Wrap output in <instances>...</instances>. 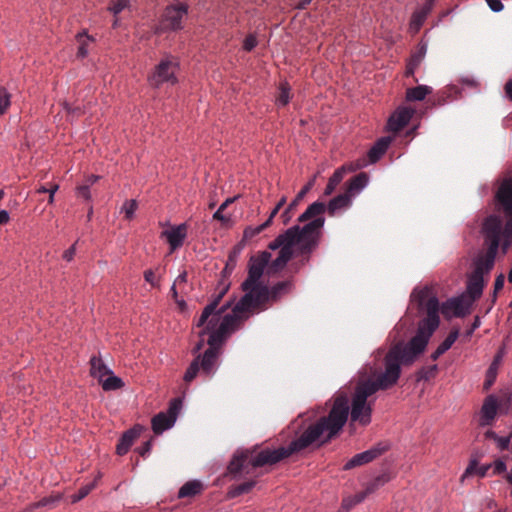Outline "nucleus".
I'll return each mask as SVG.
<instances>
[{"label": "nucleus", "instance_id": "2eb2a0df", "mask_svg": "<svg viewBox=\"0 0 512 512\" xmlns=\"http://www.w3.org/2000/svg\"><path fill=\"white\" fill-rule=\"evenodd\" d=\"M498 410V400L494 395H488L481 407L479 426L486 427L492 425Z\"/></svg>", "mask_w": 512, "mask_h": 512}, {"label": "nucleus", "instance_id": "dca6fc26", "mask_svg": "<svg viewBox=\"0 0 512 512\" xmlns=\"http://www.w3.org/2000/svg\"><path fill=\"white\" fill-rule=\"evenodd\" d=\"M187 224L182 223L180 225L172 227L170 230H165L162 232V236L166 237L171 252L177 250L183 245V242L187 236Z\"/></svg>", "mask_w": 512, "mask_h": 512}, {"label": "nucleus", "instance_id": "39448f33", "mask_svg": "<svg viewBox=\"0 0 512 512\" xmlns=\"http://www.w3.org/2000/svg\"><path fill=\"white\" fill-rule=\"evenodd\" d=\"M228 290V285H225L222 290L219 291L218 295L214 300L209 303L202 311L201 316L197 321V327H203L200 331L199 336L203 337L205 334H209L208 345L209 348L204 352L202 356H197L187 368L184 374V381L189 383L195 379L199 371H202L206 376H211L216 370L217 360L220 354V347L227 337L237 330L245 320H241L235 324V327L229 329L221 338H216L212 341V338L220 331L221 325L224 319L234 314V309L231 314H225L226 310L230 306V303L222 306L218 309V305Z\"/></svg>", "mask_w": 512, "mask_h": 512}, {"label": "nucleus", "instance_id": "37998d69", "mask_svg": "<svg viewBox=\"0 0 512 512\" xmlns=\"http://www.w3.org/2000/svg\"><path fill=\"white\" fill-rule=\"evenodd\" d=\"M504 281H505V278H504L503 274H500L496 277L495 282H494V293H493V298H492V305L496 301L498 291H500L503 288Z\"/></svg>", "mask_w": 512, "mask_h": 512}, {"label": "nucleus", "instance_id": "de8ad7c7", "mask_svg": "<svg viewBox=\"0 0 512 512\" xmlns=\"http://www.w3.org/2000/svg\"><path fill=\"white\" fill-rule=\"evenodd\" d=\"M286 204V197L283 196L281 197V199L278 201V203L276 204V206L274 207V209L271 211L268 219L266 221H270V225L272 224V221L274 219V217L279 213L280 209Z\"/></svg>", "mask_w": 512, "mask_h": 512}, {"label": "nucleus", "instance_id": "09e8293b", "mask_svg": "<svg viewBox=\"0 0 512 512\" xmlns=\"http://www.w3.org/2000/svg\"><path fill=\"white\" fill-rule=\"evenodd\" d=\"M144 279L146 282H148L151 286L156 287L158 286V281L155 277V273L152 269H148L144 272Z\"/></svg>", "mask_w": 512, "mask_h": 512}, {"label": "nucleus", "instance_id": "0e129e2a", "mask_svg": "<svg viewBox=\"0 0 512 512\" xmlns=\"http://www.w3.org/2000/svg\"><path fill=\"white\" fill-rule=\"evenodd\" d=\"M186 282H187V273L184 271L176 278V280L174 281V284L181 285V284H185Z\"/></svg>", "mask_w": 512, "mask_h": 512}, {"label": "nucleus", "instance_id": "bf43d9fd", "mask_svg": "<svg viewBox=\"0 0 512 512\" xmlns=\"http://www.w3.org/2000/svg\"><path fill=\"white\" fill-rule=\"evenodd\" d=\"M59 189V185L58 184H52L49 188V197H48V203L49 204H53L54 203V195L56 193V191Z\"/></svg>", "mask_w": 512, "mask_h": 512}, {"label": "nucleus", "instance_id": "680f3d73", "mask_svg": "<svg viewBox=\"0 0 512 512\" xmlns=\"http://www.w3.org/2000/svg\"><path fill=\"white\" fill-rule=\"evenodd\" d=\"M10 216L6 210L0 211V225H5L9 222Z\"/></svg>", "mask_w": 512, "mask_h": 512}, {"label": "nucleus", "instance_id": "423d86ee", "mask_svg": "<svg viewBox=\"0 0 512 512\" xmlns=\"http://www.w3.org/2000/svg\"><path fill=\"white\" fill-rule=\"evenodd\" d=\"M292 282L289 280L276 283L269 289L266 285H261L253 293H245L238 303L234 306V314L224 319L220 331L212 338H221L229 329L235 327V324L249 317V312L255 309H261L268 301H277L282 294L290 291Z\"/></svg>", "mask_w": 512, "mask_h": 512}, {"label": "nucleus", "instance_id": "603ef678", "mask_svg": "<svg viewBox=\"0 0 512 512\" xmlns=\"http://www.w3.org/2000/svg\"><path fill=\"white\" fill-rule=\"evenodd\" d=\"M152 443V440H147L146 442L143 443V445L141 447L138 448V453L142 456V457H145L146 455H148L150 453V450H151V444Z\"/></svg>", "mask_w": 512, "mask_h": 512}, {"label": "nucleus", "instance_id": "6e6d98bb", "mask_svg": "<svg viewBox=\"0 0 512 512\" xmlns=\"http://www.w3.org/2000/svg\"><path fill=\"white\" fill-rule=\"evenodd\" d=\"M409 31L412 35L416 34V9L410 15Z\"/></svg>", "mask_w": 512, "mask_h": 512}, {"label": "nucleus", "instance_id": "a211bd4d", "mask_svg": "<svg viewBox=\"0 0 512 512\" xmlns=\"http://www.w3.org/2000/svg\"><path fill=\"white\" fill-rule=\"evenodd\" d=\"M144 431V427L141 425H135L133 428L127 430L120 438L116 452L118 455H125L130 447L132 446L135 439H137Z\"/></svg>", "mask_w": 512, "mask_h": 512}, {"label": "nucleus", "instance_id": "49530a36", "mask_svg": "<svg viewBox=\"0 0 512 512\" xmlns=\"http://www.w3.org/2000/svg\"><path fill=\"white\" fill-rule=\"evenodd\" d=\"M76 194L78 197H81L85 200H89L91 197L89 184L78 186L76 189Z\"/></svg>", "mask_w": 512, "mask_h": 512}, {"label": "nucleus", "instance_id": "58836bf2", "mask_svg": "<svg viewBox=\"0 0 512 512\" xmlns=\"http://www.w3.org/2000/svg\"><path fill=\"white\" fill-rule=\"evenodd\" d=\"M258 44L255 34H248L243 40L242 49L246 52H251Z\"/></svg>", "mask_w": 512, "mask_h": 512}, {"label": "nucleus", "instance_id": "3c124183", "mask_svg": "<svg viewBox=\"0 0 512 512\" xmlns=\"http://www.w3.org/2000/svg\"><path fill=\"white\" fill-rule=\"evenodd\" d=\"M278 96H289L291 86L287 81L280 82Z\"/></svg>", "mask_w": 512, "mask_h": 512}, {"label": "nucleus", "instance_id": "e433bc0d", "mask_svg": "<svg viewBox=\"0 0 512 512\" xmlns=\"http://www.w3.org/2000/svg\"><path fill=\"white\" fill-rule=\"evenodd\" d=\"M434 5V0H425V3L421 10H418V28L421 26L422 22L426 18V16L430 13L432 10V7Z\"/></svg>", "mask_w": 512, "mask_h": 512}, {"label": "nucleus", "instance_id": "f704fd0d", "mask_svg": "<svg viewBox=\"0 0 512 512\" xmlns=\"http://www.w3.org/2000/svg\"><path fill=\"white\" fill-rule=\"evenodd\" d=\"M270 226V221H265L263 224L257 226V227H247L244 230V239L249 240L255 237L256 235L260 234L262 231H264L266 228Z\"/></svg>", "mask_w": 512, "mask_h": 512}, {"label": "nucleus", "instance_id": "9d476101", "mask_svg": "<svg viewBox=\"0 0 512 512\" xmlns=\"http://www.w3.org/2000/svg\"><path fill=\"white\" fill-rule=\"evenodd\" d=\"M181 405V400L175 398L169 405L168 413L160 412L152 418V429L155 434H161L174 425Z\"/></svg>", "mask_w": 512, "mask_h": 512}, {"label": "nucleus", "instance_id": "7c9ffc66", "mask_svg": "<svg viewBox=\"0 0 512 512\" xmlns=\"http://www.w3.org/2000/svg\"><path fill=\"white\" fill-rule=\"evenodd\" d=\"M84 37H86L89 41H94V38L92 36H89L86 30H82L81 32H78L76 34V40L80 43L77 51V57L81 59L87 57L88 55V43L86 40L83 39Z\"/></svg>", "mask_w": 512, "mask_h": 512}, {"label": "nucleus", "instance_id": "5fc2aeb1", "mask_svg": "<svg viewBox=\"0 0 512 512\" xmlns=\"http://www.w3.org/2000/svg\"><path fill=\"white\" fill-rule=\"evenodd\" d=\"M78 243V241H76V243H74L70 248H68L66 251H64L63 253V259H65L66 261H71L76 253V244Z\"/></svg>", "mask_w": 512, "mask_h": 512}, {"label": "nucleus", "instance_id": "052dcab7", "mask_svg": "<svg viewBox=\"0 0 512 512\" xmlns=\"http://www.w3.org/2000/svg\"><path fill=\"white\" fill-rule=\"evenodd\" d=\"M10 104V98H0V114H4Z\"/></svg>", "mask_w": 512, "mask_h": 512}, {"label": "nucleus", "instance_id": "338daca9", "mask_svg": "<svg viewBox=\"0 0 512 512\" xmlns=\"http://www.w3.org/2000/svg\"><path fill=\"white\" fill-rule=\"evenodd\" d=\"M484 436L486 439H493L494 441L498 438V435L492 430L486 431Z\"/></svg>", "mask_w": 512, "mask_h": 512}, {"label": "nucleus", "instance_id": "e2e57ef3", "mask_svg": "<svg viewBox=\"0 0 512 512\" xmlns=\"http://www.w3.org/2000/svg\"><path fill=\"white\" fill-rule=\"evenodd\" d=\"M312 2V0H300L296 5H295V9H298V10H305L309 5L310 3Z\"/></svg>", "mask_w": 512, "mask_h": 512}, {"label": "nucleus", "instance_id": "a18cd8bd", "mask_svg": "<svg viewBox=\"0 0 512 512\" xmlns=\"http://www.w3.org/2000/svg\"><path fill=\"white\" fill-rule=\"evenodd\" d=\"M129 1L128 0H117L111 7H109V10L114 14H119L124 8L127 7Z\"/></svg>", "mask_w": 512, "mask_h": 512}, {"label": "nucleus", "instance_id": "412c9836", "mask_svg": "<svg viewBox=\"0 0 512 512\" xmlns=\"http://www.w3.org/2000/svg\"><path fill=\"white\" fill-rule=\"evenodd\" d=\"M391 142L392 137L390 136L378 139L368 151L369 161L371 163L377 162L385 154Z\"/></svg>", "mask_w": 512, "mask_h": 512}, {"label": "nucleus", "instance_id": "a878e982", "mask_svg": "<svg viewBox=\"0 0 512 512\" xmlns=\"http://www.w3.org/2000/svg\"><path fill=\"white\" fill-rule=\"evenodd\" d=\"M368 183V176L366 173L362 172L352 177L346 188V192L352 195L353 192L360 191L363 189Z\"/></svg>", "mask_w": 512, "mask_h": 512}, {"label": "nucleus", "instance_id": "bb28decb", "mask_svg": "<svg viewBox=\"0 0 512 512\" xmlns=\"http://www.w3.org/2000/svg\"><path fill=\"white\" fill-rule=\"evenodd\" d=\"M236 258H237V252L234 250L231 252L228 256V261L225 265V268L222 271V278L219 281V288L222 290V288L225 285L229 286V282L227 281L228 277L231 275L234 267L236 266Z\"/></svg>", "mask_w": 512, "mask_h": 512}, {"label": "nucleus", "instance_id": "a19ab883", "mask_svg": "<svg viewBox=\"0 0 512 512\" xmlns=\"http://www.w3.org/2000/svg\"><path fill=\"white\" fill-rule=\"evenodd\" d=\"M415 69H416V52H413L411 50L409 61L406 65V69L404 72L405 77L413 76L415 73Z\"/></svg>", "mask_w": 512, "mask_h": 512}, {"label": "nucleus", "instance_id": "2f4dec72", "mask_svg": "<svg viewBox=\"0 0 512 512\" xmlns=\"http://www.w3.org/2000/svg\"><path fill=\"white\" fill-rule=\"evenodd\" d=\"M107 376L108 377L105 380L102 379V381H100L103 390L112 391L120 389L124 386V382L122 381V379L113 375L112 371L111 374H108Z\"/></svg>", "mask_w": 512, "mask_h": 512}, {"label": "nucleus", "instance_id": "f257e3e1", "mask_svg": "<svg viewBox=\"0 0 512 512\" xmlns=\"http://www.w3.org/2000/svg\"><path fill=\"white\" fill-rule=\"evenodd\" d=\"M349 415V398L344 392L335 395L328 413L309 424L302 434L287 447L277 449L264 448L258 453L254 450L237 451L228 465V473L236 479L242 474H251L253 469L274 465L298 453L314 443L321 446L335 438L345 425Z\"/></svg>", "mask_w": 512, "mask_h": 512}, {"label": "nucleus", "instance_id": "13d9d810", "mask_svg": "<svg viewBox=\"0 0 512 512\" xmlns=\"http://www.w3.org/2000/svg\"><path fill=\"white\" fill-rule=\"evenodd\" d=\"M432 93V88L426 85L418 84V96H427Z\"/></svg>", "mask_w": 512, "mask_h": 512}, {"label": "nucleus", "instance_id": "473e14b6", "mask_svg": "<svg viewBox=\"0 0 512 512\" xmlns=\"http://www.w3.org/2000/svg\"><path fill=\"white\" fill-rule=\"evenodd\" d=\"M77 102L78 101L75 98H65L61 102V105L69 114L80 115L82 113V108L79 104H77Z\"/></svg>", "mask_w": 512, "mask_h": 512}, {"label": "nucleus", "instance_id": "4d7b16f0", "mask_svg": "<svg viewBox=\"0 0 512 512\" xmlns=\"http://www.w3.org/2000/svg\"><path fill=\"white\" fill-rule=\"evenodd\" d=\"M506 471V464L502 460H497L494 463V474H501Z\"/></svg>", "mask_w": 512, "mask_h": 512}, {"label": "nucleus", "instance_id": "c85d7f7f", "mask_svg": "<svg viewBox=\"0 0 512 512\" xmlns=\"http://www.w3.org/2000/svg\"><path fill=\"white\" fill-rule=\"evenodd\" d=\"M255 485V480H249L238 485H233L229 488L227 495L229 498H236L242 494L250 492Z\"/></svg>", "mask_w": 512, "mask_h": 512}, {"label": "nucleus", "instance_id": "ddd939ff", "mask_svg": "<svg viewBox=\"0 0 512 512\" xmlns=\"http://www.w3.org/2000/svg\"><path fill=\"white\" fill-rule=\"evenodd\" d=\"M413 110L406 107H398L388 118L386 129L389 132L401 131L410 121Z\"/></svg>", "mask_w": 512, "mask_h": 512}, {"label": "nucleus", "instance_id": "c9c22d12", "mask_svg": "<svg viewBox=\"0 0 512 512\" xmlns=\"http://www.w3.org/2000/svg\"><path fill=\"white\" fill-rule=\"evenodd\" d=\"M438 367L436 364L429 365L427 367H423L420 370L418 369V381L420 379L429 380L433 378L437 373Z\"/></svg>", "mask_w": 512, "mask_h": 512}, {"label": "nucleus", "instance_id": "c03bdc74", "mask_svg": "<svg viewBox=\"0 0 512 512\" xmlns=\"http://www.w3.org/2000/svg\"><path fill=\"white\" fill-rule=\"evenodd\" d=\"M429 337L430 336H426L425 334H423L420 327H418V355H420L424 351Z\"/></svg>", "mask_w": 512, "mask_h": 512}, {"label": "nucleus", "instance_id": "4be33fe9", "mask_svg": "<svg viewBox=\"0 0 512 512\" xmlns=\"http://www.w3.org/2000/svg\"><path fill=\"white\" fill-rule=\"evenodd\" d=\"M90 374L100 382L104 376L111 374V370L104 364L100 356H93L90 359Z\"/></svg>", "mask_w": 512, "mask_h": 512}, {"label": "nucleus", "instance_id": "864d4df0", "mask_svg": "<svg viewBox=\"0 0 512 512\" xmlns=\"http://www.w3.org/2000/svg\"><path fill=\"white\" fill-rule=\"evenodd\" d=\"M490 9L494 12H500L504 6L500 0H486Z\"/></svg>", "mask_w": 512, "mask_h": 512}, {"label": "nucleus", "instance_id": "72a5a7b5", "mask_svg": "<svg viewBox=\"0 0 512 512\" xmlns=\"http://www.w3.org/2000/svg\"><path fill=\"white\" fill-rule=\"evenodd\" d=\"M459 336V330L457 328L450 331L445 340L438 346V348L445 353L451 348Z\"/></svg>", "mask_w": 512, "mask_h": 512}, {"label": "nucleus", "instance_id": "8fccbe9b", "mask_svg": "<svg viewBox=\"0 0 512 512\" xmlns=\"http://www.w3.org/2000/svg\"><path fill=\"white\" fill-rule=\"evenodd\" d=\"M511 437H512V434L509 435L508 437H499L498 436V438L495 441L497 442L498 447L501 450H506L509 447Z\"/></svg>", "mask_w": 512, "mask_h": 512}, {"label": "nucleus", "instance_id": "9b49d317", "mask_svg": "<svg viewBox=\"0 0 512 512\" xmlns=\"http://www.w3.org/2000/svg\"><path fill=\"white\" fill-rule=\"evenodd\" d=\"M439 309V301L436 297L428 299L426 303L427 315L418 323V327H420L422 333L426 336H431L439 326Z\"/></svg>", "mask_w": 512, "mask_h": 512}, {"label": "nucleus", "instance_id": "774afa93", "mask_svg": "<svg viewBox=\"0 0 512 512\" xmlns=\"http://www.w3.org/2000/svg\"><path fill=\"white\" fill-rule=\"evenodd\" d=\"M505 91L507 96H512V78L506 83Z\"/></svg>", "mask_w": 512, "mask_h": 512}, {"label": "nucleus", "instance_id": "4468645a", "mask_svg": "<svg viewBox=\"0 0 512 512\" xmlns=\"http://www.w3.org/2000/svg\"><path fill=\"white\" fill-rule=\"evenodd\" d=\"M385 482L384 477H377L373 482L367 485L365 490L343 499L341 509L348 512L356 504L361 503L369 494L373 493L380 485Z\"/></svg>", "mask_w": 512, "mask_h": 512}, {"label": "nucleus", "instance_id": "6ab92c4d", "mask_svg": "<svg viewBox=\"0 0 512 512\" xmlns=\"http://www.w3.org/2000/svg\"><path fill=\"white\" fill-rule=\"evenodd\" d=\"M314 180L309 181L296 195L294 200L287 206V208L283 211L280 218L282 219L283 224L287 225L292 218L293 212L298 206V204L302 201L305 195L309 192V190L313 187Z\"/></svg>", "mask_w": 512, "mask_h": 512}, {"label": "nucleus", "instance_id": "4c0bfd02", "mask_svg": "<svg viewBox=\"0 0 512 512\" xmlns=\"http://www.w3.org/2000/svg\"><path fill=\"white\" fill-rule=\"evenodd\" d=\"M95 487V483L87 484L81 487L76 494L72 496V502H78L85 498Z\"/></svg>", "mask_w": 512, "mask_h": 512}, {"label": "nucleus", "instance_id": "aec40b11", "mask_svg": "<svg viewBox=\"0 0 512 512\" xmlns=\"http://www.w3.org/2000/svg\"><path fill=\"white\" fill-rule=\"evenodd\" d=\"M319 202L324 204L325 211L327 210L330 216H334L338 211L348 208L352 203V199L351 195L345 192L330 200L328 205L324 202Z\"/></svg>", "mask_w": 512, "mask_h": 512}, {"label": "nucleus", "instance_id": "f3484780", "mask_svg": "<svg viewBox=\"0 0 512 512\" xmlns=\"http://www.w3.org/2000/svg\"><path fill=\"white\" fill-rule=\"evenodd\" d=\"M484 288V278L476 273H471L468 277L466 292L462 293L472 303L479 299Z\"/></svg>", "mask_w": 512, "mask_h": 512}, {"label": "nucleus", "instance_id": "f03ea898", "mask_svg": "<svg viewBox=\"0 0 512 512\" xmlns=\"http://www.w3.org/2000/svg\"><path fill=\"white\" fill-rule=\"evenodd\" d=\"M325 206L314 202L307 207L297 221L298 224L288 228L269 243L270 250H278L279 254L268 267L269 273H277L284 269L294 254L309 259L310 254L319 245L322 228L325 223Z\"/></svg>", "mask_w": 512, "mask_h": 512}, {"label": "nucleus", "instance_id": "c756f323", "mask_svg": "<svg viewBox=\"0 0 512 512\" xmlns=\"http://www.w3.org/2000/svg\"><path fill=\"white\" fill-rule=\"evenodd\" d=\"M345 174L344 167L338 168L333 175L329 178L328 183L324 190V195L329 196L331 195L336 187L340 184Z\"/></svg>", "mask_w": 512, "mask_h": 512}, {"label": "nucleus", "instance_id": "ea45409f", "mask_svg": "<svg viewBox=\"0 0 512 512\" xmlns=\"http://www.w3.org/2000/svg\"><path fill=\"white\" fill-rule=\"evenodd\" d=\"M60 500V496H50V497H44L38 502H35L31 505V509H36L40 507L45 506H52L54 503L58 502Z\"/></svg>", "mask_w": 512, "mask_h": 512}, {"label": "nucleus", "instance_id": "69168bd1", "mask_svg": "<svg viewBox=\"0 0 512 512\" xmlns=\"http://www.w3.org/2000/svg\"><path fill=\"white\" fill-rule=\"evenodd\" d=\"M213 219L215 220H218V221H221V222H226L228 221V218H226L224 215H223V211L221 210H217L214 215H213Z\"/></svg>", "mask_w": 512, "mask_h": 512}, {"label": "nucleus", "instance_id": "5701e85b", "mask_svg": "<svg viewBox=\"0 0 512 512\" xmlns=\"http://www.w3.org/2000/svg\"><path fill=\"white\" fill-rule=\"evenodd\" d=\"M204 489V485L199 480H191L186 482L178 492L179 498L194 497L200 494Z\"/></svg>", "mask_w": 512, "mask_h": 512}, {"label": "nucleus", "instance_id": "cd10ccee", "mask_svg": "<svg viewBox=\"0 0 512 512\" xmlns=\"http://www.w3.org/2000/svg\"><path fill=\"white\" fill-rule=\"evenodd\" d=\"M492 467L491 464H486L478 467V461L476 459H472L466 468L464 474L462 475V480L468 475L477 474L480 477H485Z\"/></svg>", "mask_w": 512, "mask_h": 512}, {"label": "nucleus", "instance_id": "1a4fd4ad", "mask_svg": "<svg viewBox=\"0 0 512 512\" xmlns=\"http://www.w3.org/2000/svg\"><path fill=\"white\" fill-rule=\"evenodd\" d=\"M473 303L467 299L466 296L461 294L460 296L450 298L446 300L441 306V313L446 319L452 317H465L470 314Z\"/></svg>", "mask_w": 512, "mask_h": 512}, {"label": "nucleus", "instance_id": "393cba45", "mask_svg": "<svg viewBox=\"0 0 512 512\" xmlns=\"http://www.w3.org/2000/svg\"><path fill=\"white\" fill-rule=\"evenodd\" d=\"M479 83L473 78H464L461 80V85H451L447 96H454L467 92L466 88H470L471 92H479L477 87Z\"/></svg>", "mask_w": 512, "mask_h": 512}, {"label": "nucleus", "instance_id": "7ed1b4c3", "mask_svg": "<svg viewBox=\"0 0 512 512\" xmlns=\"http://www.w3.org/2000/svg\"><path fill=\"white\" fill-rule=\"evenodd\" d=\"M496 199L507 219L504 222L501 216L491 214L482 222L481 234L486 249L476 256L473 273L483 277L494 267L498 250L501 249L502 253L506 254L512 247V178L501 183Z\"/></svg>", "mask_w": 512, "mask_h": 512}, {"label": "nucleus", "instance_id": "f8f14e48", "mask_svg": "<svg viewBox=\"0 0 512 512\" xmlns=\"http://www.w3.org/2000/svg\"><path fill=\"white\" fill-rule=\"evenodd\" d=\"M387 450L388 445L386 443H378L372 448L354 455L349 461H347L343 468L344 470H350L355 467L367 464L382 455Z\"/></svg>", "mask_w": 512, "mask_h": 512}, {"label": "nucleus", "instance_id": "6e6552de", "mask_svg": "<svg viewBox=\"0 0 512 512\" xmlns=\"http://www.w3.org/2000/svg\"><path fill=\"white\" fill-rule=\"evenodd\" d=\"M189 5L185 2L169 4L165 7L161 22L165 31H180L184 28L183 19L188 15Z\"/></svg>", "mask_w": 512, "mask_h": 512}, {"label": "nucleus", "instance_id": "79ce46f5", "mask_svg": "<svg viewBox=\"0 0 512 512\" xmlns=\"http://www.w3.org/2000/svg\"><path fill=\"white\" fill-rule=\"evenodd\" d=\"M136 209H137V202L135 200L126 201L122 208V210L125 213V217L127 219H131L133 217Z\"/></svg>", "mask_w": 512, "mask_h": 512}, {"label": "nucleus", "instance_id": "20e7f679", "mask_svg": "<svg viewBox=\"0 0 512 512\" xmlns=\"http://www.w3.org/2000/svg\"><path fill=\"white\" fill-rule=\"evenodd\" d=\"M416 358V335L412 336L407 344L397 343L385 354V371L378 375L375 380H368L356 387L352 399L351 420L361 425H368L371 422V405L367 403L369 396L378 390H385L393 386L399 376L402 365L411 364Z\"/></svg>", "mask_w": 512, "mask_h": 512}, {"label": "nucleus", "instance_id": "b1692460", "mask_svg": "<svg viewBox=\"0 0 512 512\" xmlns=\"http://www.w3.org/2000/svg\"><path fill=\"white\" fill-rule=\"evenodd\" d=\"M171 66L172 62L168 60H163L156 66L155 76L158 78V82L176 81L174 72L170 71Z\"/></svg>", "mask_w": 512, "mask_h": 512}, {"label": "nucleus", "instance_id": "0eeeda50", "mask_svg": "<svg viewBox=\"0 0 512 512\" xmlns=\"http://www.w3.org/2000/svg\"><path fill=\"white\" fill-rule=\"evenodd\" d=\"M271 260V253L263 251L257 256H252L248 264V276L242 283L241 287L245 293L255 292L262 284L259 282L264 268Z\"/></svg>", "mask_w": 512, "mask_h": 512}]
</instances>
